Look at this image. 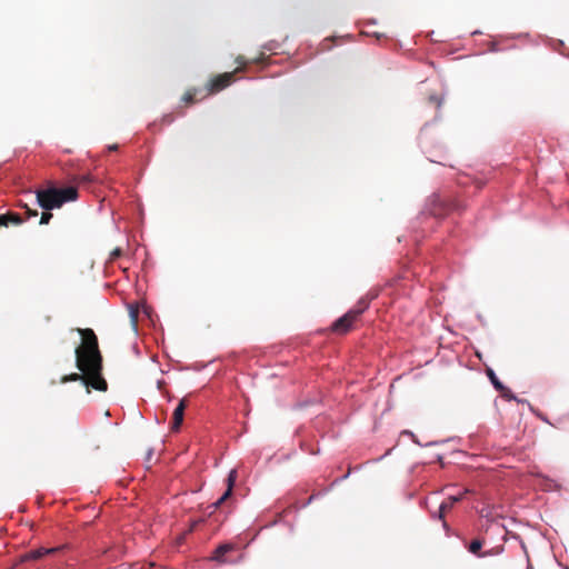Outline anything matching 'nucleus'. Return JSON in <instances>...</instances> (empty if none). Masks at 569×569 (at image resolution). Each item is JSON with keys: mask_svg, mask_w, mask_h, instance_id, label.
Returning a JSON list of instances; mask_svg holds the SVG:
<instances>
[{"mask_svg": "<svg viewBox=\"0 0 569 569\" xmlns=\"http://www.w3.org/2000/svg\"><path fill=\"white\" fill-rule=\"evenodd\" d=\"M81 337L80 345L76 348V367L80 372H72L61 377L60 382L81 381L88 393L91 389L104 392L108 383L103 378V359L99 349L98 337L90 328H77Z\"/></svg>", "mask_w": 569, "mask_h": 569, "instance_id": "f257e3e1", "label": "nucleus"}, {"mask_svg": "<svg viewBox=\"0 0 569 569\" xmlns=\"http://www.w3.org/2000/svg\"><path fill=\"white\" fill-rule=\"evenodd\" d=\"M37 203L43 210L50 211L61 208L66 202L74 201L78 198V190L74 187L38 189L36 191Z\"/></svg>", "mask_w": 569, "mask_h": 569, "instance_id": "f03ea898", "label": "nucleus"}, {"mask_svg": "<svg viewBox=\"0 0 569 569\" xmlns=\"http://www.w3.org/2000/svg\"><path fill=\"white\" fill-rule=\"evenodd\" d=\"M465 204L451 196L432 194L429 198L427 210L436 218H443L451 212H461Z\"/></svg>", "mask_w": 569, "mask_h": 569, "instance_id": "7ed1b4c3", "label": "nucleus"}, {"mask_svg": "<svg viewBox=\"0 0 569 569\" xmlns=\"http://www.w3.org/2000/svg\"><path fill=\"white\" fill-rule=\"evenodd\" d=\"M239 72H242L241 67H237L231 72H224L214 76L210 81L207 83V90L208 94L217 93L227 87H229L234 81V76Z\"/></svg>", "mask_w": 569, "mask_h": 569, "instance_id": "20e7f679", "label": "nucleus"}, {"mask_svg": "<svg viewBox=\"0 0 569 569\" xmlns=\"http://www.w3.org/2000/svg\"><path fill=\"white\" fill-rule=\"evenodd\" d=\"M363 309H351L332 323V331L345 335L349 332L353 323L358 320Z\"/></svg>", "mask_w": 569, "mask_h": 569, "instance_id": "39448f33", "label": "nucleus"}, {"mask_svg": "<svg viewBox=\"0 0 569 569\" xmlns=\"http://www.w3.org/2000/svg\"><path fill=\"white\" fill-rule=\"evenodd\" d=\"M187 405H188L187 399L183 398L179 401L177 408L174 409L173 415H172V421H171V430L172 431H178L180 429V426L182 425V421H183V415H184Z\"/></svg>", "mask_w": 569, "mask_h": 569, "instance_id": "423d86ee", "label": "nucleus"}, {"mask_svg": "<svg viewBox=\"0 0 569 569\" xmlns=\"http://www.w3.org/2000/svg\"><path fill=\"white\" fill-rule=\"evenodd\" d=\"M232 550H234V545L233 543L220 545L214 550L211 559L217 561V562L224 563V562H227V560L224 559L226 553H228V552H230Z\"/></svg>", "mask_w": 569, "mask_h": 569, "instance_id": "0eeeda50", "label": "nucleus"}, {"mask_svg": "<svg viewBox=\"0 0 569 569\" xmlns=\"http://www.w3.org/2000/svg\"><path fill=\"white\" fill-rule=\"evenodd\" d=\"M59 550V548H39L36 550H31L23 556V560H38L46 555L54 553Z\"/></svg>", "mask_w": 569, "mask_h": 569, "instance_id": "6e6552de", "label": "nucleus"}, {"mask_svg": "<svg viewBox=\"0 0 569 569\" xmlns=\"http://www.w3.org/2000/svg\"><path fill=\"white\" fill-rule=\"evenodd\" d=\"M23 222V218L16 212H7L4 214H0V227H8L10 223L12 224H21Z\"/></svg>", "mask_w": 569, "mask_h": 569, "instance_id": "1a4fd4ad", "label": "nucleus"}, {"mask_svg": "<svg viewBox=\"0 0 569 569\" xmlns=\"http://www.w3.org/2000/svg\"><path fill=\"white\" fill-rule=\"evenodd\" d=\"M462 496H463V493L462 495H458V496H450L447 501H443L440 505L439 510H438L439 518L443 519L445 513L448 510H450L456 502L460 501L462 499Z\"/></svg>", "mask_w": 569, "mask_h": 569, "instance_id": "9d476101", "label": "nucleus"}, {"mask_svg": "<svg viewBox=\"0 0 569 569\" xmlns=\"http://www.w3.org/2000/svg\"><path fill=\"white\" fill-rule=\"evenodd\" d=\"M236 480H237V470L232 469L229 472L228 478H227L228 488H227L226 492L221 496V498H223L224 501L231 496Z\"/></svg>", "mask_w": 569, "mask_h": 569, "instance_id": "9b49d317", "label": "nucleus"}, {"mask_svg": "<svg viewBox=\"0 0 569 569\" xmlns=\"http://www.w3.org/2000/svg\"><path fill=\"white\" fill-rule=\"evenodd\" d=\"M483 546V541L481 539H473L469 545H468V550L469 552L478 556L481 558V548Z\"/></svg>", "mask_w": 569, "mask_h": 569, "instance_id": "f8f14e48", "label": "nucleus"}, {"mask_svg": "<svg viewBox=\"0 0 569 569\" xmlns=\"http://www.w3.org/2000/svg\"><path fill=\"white\" fill-rule=\"evenodd\" d=\"M487 375L490 379V381L492 382V385L495 386V388L499 391H503L505 390V387L500 382V380L497 378V376L495 375L493 370L492 369H488L487 370Z\"/></svg>", "mask_w": 569, "mask_h": 569, "instance_id": "ddd939ff", "label": "nucleus"}, {"mask_svg": "<svg viewBox=\"0 0 569 569\" xmlns=\"http://www.w3.org/2000/svg\"><path fill=\"white\" fill-rule=\"evenodd\" d=\"M197 92L198 90L197 89H191V90H188L183 97H182V101L186 102L187 104H191V103H194L197 101Z\"/></svg>", "mask_w": 569, "mask_h": 569, "instance_id": "4468645a", "label": "nucleus"}, {"mask_svg": "<svg viewBox=\"0 0 569 569\" xmlns=\"http://www.w3.org/2000/svg\"><path fill=\"white\" fill-rule=\"evenodd\" d=\"M224 502V499L223 498H219L216 502H213L212 505H210L208 507V509L210 510L208 512V516L210 517L222 503Z\"/></svg>", "mask_w": 569, "mask_h": 569, "instance_id": "2eb2a0df", "label": "nucleus"}, {"mask_svg": "<svg viewBox=\"0 0 569 569\" xmlns=\"http://www.w3.org/2000/svg\"><path fill=\"white\" fill-rule=\"evenodd\" d=\"M502 550H503V547H501V546L492 548L491 550L482 552L481 558L498 555V553L502 552Z\"/></svg>", "mask_w": 569, "mask_h": 569, "instance_id": "dca6fc26", "label": "nucleus"}, {"mask_svg": "<svg viewBox=\"0 0 569 569\" xmlns=\"http://www.w3.org/2000/svg\"><path fill=\"white\" fill-rule=\"evenodd\" d=\"M51 218H52V213L44 210V212H42L41 218H40V224H48L50 222Z\"/></svg>", "mask_w": 569, "mask_h": 569, "instance_id": "f3484780", "label": "nucleus"}, {"mask_svg": "<svg viewBox=\"0 0 569 569\" xmlns=\"http://www.w3.org/2000/svg\"><path fill=\"white\" fill-rule=\"evenodd\" d=\"M236 62L239 64L238 67L242 68V71L246 70V67L249 63V61L243 56H238L236 58Z\"/></svg>", "mask_w": 569, "mask_h": 569, "instance_id": "a211bd4d", "label": "nucleus"}, {"mask_svg": "<svg viewBox=\"0 0 569 569\" xmlns=\"http://www.w3.org/2000/svg\"><path fill=\"white\" fill-rule=\"evenodd\" d=\"M121 254H122V250H121L120 248H116V249H113V250L110 252V258H109V260H110V261H113V260H116L117 258H119Z\"/></svg>", "mask_w": 569, "mask_h": 569, "instance_id": "6ab92c4d", "label": "nucleus"}, {"mask_svg": "<svg viewBox=\"0 0 569 569\" xmlns=\"http://www.w3.org/2000/svg\"><path fill=\"white\" fill-rule=\"evenodd\" d=\"M24 208H26L27 218H31V217H37L38 216V211L37 210L30 209L27 204L24 206Z\"/></svg>", "mask_w": 569, "mask_h": 569, "instance_id": "aec40b11", "label": "nucleus"}, {"mask_svg": "<svg viewBox=\"0 0 569 569\" xmlns=\"http://www.w3.org/2000/svg\"><path fill=\"white\" fill-rule=\"evenodd\" d=\"M130 318H131L132 323L136 326L137 319H138V310L137 309L131 308Z\"/></svg>", "mask_w": 569, "mask_h": 569, "instance_id": "412c9836", "label": "nucleus"}, {"mask_svg": "<svg viewBox=\"0 0 569 569\" xmlns=\"http://www.w3.org/2000/svg\"><path fill=\"white\" fill-rule=\"evenodd\" d=\"M369 306V302L366 301L365 299H361L359 302H358V306L356 309H363V311L368 308Z\"/></svg>", "mask_w": 569, "mask_h": 569, "instance_id": "4be33fe9", "label": "nucleus"}, {"mask_svg": "<svg viewBox=\"0 0 569 569\" xmlns=\"http://www.w3.org/2000/svg\"><path fill=\"white\" fill-rule=\"evenodd\" d=\"M108 149L110 151H116V150H118V144H111V146L108 147Z\"/></svg>", "mask_w": 569, "mask_h": 569, "instance_id": "5701e85b", "label": "nucleus"}, {"mask_svg": "<svg viewBox=\"0 0 569 569\" xmlns=\"http://www.w3.org/2000/svg\"><path fill=\"white\" fill-rule=\"evenodd\" d=\"M203 522V519H199L197 521H193L191 529H193L198 523Z\"/></svg>", "mask_w": 569, "mask_h": 569, "instance_id": "b1692460", "label": "nucleus"}, {"mask_svg": "<svg viewBox=\"0 0 569 569\" xmlns=\"http://www.w3.org/2000/svg\"><path fill=\"white\" fill-rule=\"evenodd\" d=\"M503 396H505V397H508L509 399H516V397H515V396H512V395H510V396H509V395H507V393H503Z\"/></svg>", "mask_w": 569, "mask_h": 569, "instance_id": "393cba45", "label": "nucleus"}, {"mask_svg": "<svg viewBox=\"0 0 569 569\" xmlns=\"http://www.w3.org/2000/svg\"><path fill=\"white\" fill-rule=\"evenodd\" d=\"M260 61H262V57L258 58V59H254L252 62H260Z\"/></svg>", "mask_w": 569, "mask_h": 569, "instance_id": "a878e982", "label": "nucleus"}, {"mask_svg": "<svg viewBox=\"0 0 569 569\" xmlns=\"http://www.w3.org/2000/svg\"><path fill=\"white\" fill-rule=\"evenodd\" d=\"M528 569H531V567L529 566Z\"/></svg>", "mask_w": 569, "mask_h": 569, "instance_id": "bb28decb", "label": "nucleus"}]
</instances>
